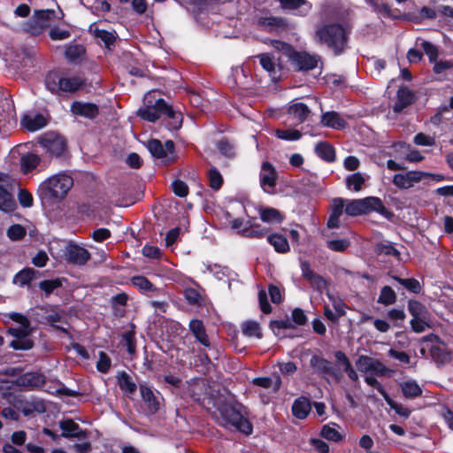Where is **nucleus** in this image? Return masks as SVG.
Segmentation results:
<instances>
[{"label":"nucleus","instance_id":"1","mask_svg":"<svg viewBox=\"0 0 453 453\" xmlns=\"http://www.w3.org/2000/svg\"><path fill=\"white\" fill-rule=\"evenodd\" d=\"M137 115L150 122H155L162 115H165L170 119L168 128L172 130L179 129L182 123L181 113L175 111L164 99L157 97L154 91L145 95L143 105L137 111Z\"/></svg>","mask_w":453,"mask_h":453},{"label":"nucleus","instance_id":"2","mask_svg":"<svg viewBox=\"0 0 453 453\" xmlns=\"http://www.w3.org/2000/svg\"><path fill=\"white\" fill-rule=\"evenodd\" d=\"M314 40L317 43L326 45L335 56L344 52L348 44V33L338 23H328L317 28Z\"/></svg>","mask_w":453,"mask_h":453},{"label":"nucleus","instance_id":"3","mask_svg":"<svg viewBox=\"0 0 453 453\" xmlns=\"http://www.w3.org/2000/svg\"><path fill=\"white\" fill-rule=\"evenodd\" d=\"M73 186V178L65 173H59L41 182L37 192L42 200H61Z\"/></svg>","mask_w":453,"mask_h":453},{"label":"nucleus","instance_id":"4","mask_svg":"<svg viewBox=\"0 0 453 453\" xmlns=\"http://www.w3.org/2000/svg\"><path fill=\"white\" fill-rule=\"evenodd\" d=\"M86 84L85 79L80 75H60L57 72H50L45 77L46 88L52 94L75 93Z\"/></svg>","mask_w":453,"mask_h":453},{"label":"nucleus","instance_id":"5","mask_svg":"<svg viewBox=\"0 0 453 453\" xmlns=\"http://www.w3.org/2000/svg\"><path fill=\"white\" fill-rule=\"evenodd\" d=\"M214 416L219 424L225 427H234L246 434L252 433L250 422L235 407L228 403L220 404Z\"/></svg>","mask_w":453,"mask_h":453},{"label":"nucleus","instance_id":"6","mask_svg":"<svg viewBox=\"0 0 453 453\" xmlns=\"http://www.w3.org/2000/svg\"><path fill=\"white\" fill-rule=\"evenodd\" d=\"M273 47L288 58L290 64L298 71H310L314 69L319 61L317 55H311L305 51H296L291 45L280 42H273Z\"/></svg>","mask_w":453,"mask_h":453},{"label":"nucleus","instance_id":"7","mask_svg":"<svg viewBox=\"0 0 453 453\" xmlns=\"http://www.w3.org/2000/svg\"><path fill=\"white\" fill-rule=\"evenodd\" d=\"M370 211H376L381 215H385L387 209L382 201L375 196L349 200L345 205V212L349 216H359L369 213Z\"/></svg>","mask_w":453,"mask_h":453},{"label":"nucleus","instance_id":"8","mask_svg":"<svg viewBox=\"0 0 453 453\" xmlns=\"http://www.w3.org/2000/svg\"><path fill=\"white\" fill-rule=\"evenodd\" d=\"M408 311L412 316L410 324L415 333H422L426 328H432L431 314L420 302L410 300L408 302Z\"/></svg>","mask_w":453,"mask_h":453},{"label":"nucleus","instance_id":"9","mask_svg":"<svg viewBox=\"0 0 453 453\" xmlns=\"http://www.w3.org/2000/svg\"><path fill=\"white\" fill-rule=\"evenodd\" d=\"M15 180L9 175L0 173V210L12 213L17 209V203L13 196Z\"/></svg>","mask_w":453,"mask_h":453},{"label":"nucleus","instance_id":"10","mask_svg":"<svg viewBox=\"0 0 453 453\" xmlns=\"http://www.w3.org/2000/svg\"><path fill=\"white\" fill-rule=\"evenodd\" d=\"M38 142L44 153L50 157L61 158L66 155V141L57 134H46L39 139Z\"/></svg>","mask_w":453,"mask_h":453},{"label":"nucleus","instance_id":"11","mask_svg":"<svg viewBox=\"0 0 453 453\" xmlns=\"http://www.w3.org/2000/svg\"><path fill=\"white\" fill-rule=\"evenodd\" d=\"M54 17L55 12L52 10L35 11L34 16L24 24L23 29L34 35H40L50 27Z\"/></svg>","mask_w":453,"mask_h":453},{"label":"nucleus","instance_id":"12","mask_svg":"<svg viewBox=\"0 0 453 453\" xmlns=\"http://www.w3.org/2000/svg\"><path fill=\"white\" fill-rule=\"evenodd\" d=\"M32 332L29 325H18L8 328V334L15 339L11 342L10 347L14 349L27 350L33 348L34 342L28 338Z\"/></svg>","mask_w":453,"mask_h":453},{"label":"nucleus","instance_id":"13","mask_svg":"<svg viewBox=\"0 0 453 453\" xmlns=\"http://www.w3.org/2000/svg\"><path fill=\"white\" fill-rule=\"evenodd\" d=\"M147 148L154 157L162 159L165 163H171L175 158L173 141L169 140L163 144L160 141L153 139L148 142Z\"/></svg>","mask_w":453,"mask_h":453},{"label":"nucleus","instance_id":"14","mask_svg":"<svg viewBox=\"0 0 453 453\" xmlns=\"http://www.w3.org/2000/svg\"><path fill=\"white\" fill-rule=\"evenodd\" d=\"M63 252L65 259L76 265H84L91 257L87 249L73 242L66 244Z\"/></svg>","mask_w":453,"mask_h":453},{"label":"nucleus","instance_id":"15","mask_svg":"<svg viewBox=\"0 0 453 453\" xmlns=\"http://www.w3.org/2000/svg\"><path fill=\"white\" fill-rule=\"evenodd\" d=\"M311 366L315 370L316 372L321 374L326 380L330 378L339 381L341 374L333 365L322 357L314 355L310 360Z\"/></svg>","mask_w":453,"mask_h":453},{"label":"nucleus","instance_id":"16","mask_svg":"<svg viewBox=\"0 0 453 453\" xmlns=\"http://www.w3.org/2000/svg\"><path fill=\"white\" fill-rule=\"evenodd\" d=\"M277 179L278 173L275 167L267 161L263 162L259 173L260 186L263 190L267 193L272 192L277 184Z\"/></svg>","mask_w":453,"mask_h":453},{"label":"nucleus","instance_id":"17","mask_svg":"<svg viewBox=\"0 0 453 453\" xmlns=\"http://www.w3.org/2000/svg\"><path fill=\"white\" fill-rule=\"evenodd\" d=\"M428 173L422 171H409L404 173L395 174L392 180L393 184L402 189H407L420 182Z\"/></svg>","mask_w":453,"mask_h":453},{"label":"nucleus","instance_id":"18","mask_svg":"<svg viewBox=\"0 0 453 453\" xmlns=\"http://www.w3.org/2000/svg\"><path fill=\"white\" fill-rule=\"evenodd\" d=\"M300 266L303 279L310 283L312 288L322 293L326 288V280L311 268L309 262L301 261Z\"/></svg>","mask_w":453,"mask_h":453},{"label":"nucleus","instance_id":"19","mask_svg":"<svg viewBox=\"0 0 453 453\" xmlns=\"http://www.w3.org/2000/svg\"><path fill=\"white\" fill-rule=\"evenodd\" d=\"M140 394L149 411L152 414L158 411L163 397L159 392H154L145 384L140 385Z\"/></svg>","mask_w":453,"mask_h":453},{"label":"nucleus","instance_id":"20","mask_svg":"<svg viewBox=\"0 0 453 453\" xmlns=\"http://www.w3.org/2000/svg\"><path fill=\"white\" fill-rule=\"evenodd\" d=\"M20 123L27 130L35 132L46 127L48 119L42 113H28L22 117Z\"/></svg>","mask_w":453,"mask_h":453},{"label":"nucleus","instance_id":"21","mask_svg":"<svg viewBox=\"0 0 453 453\" xmlns=\"http://www.w3.org/2000/svg\"><path fill=\"white\" fill-rule=\"evenodd\" d=\"M71 111L77 116L94 119L98 115V107L92 103L75 101L71 104Z\"/></svg>","mask_w":453,"mask_h":453},{"label":"nucleus","instance_id":"22","mask_svg":"<svg viewBox=\"0 0 453 453\" xmlns=\"http://www.w3.org/2000/svg\"><path fill=\"white\" fill-rule=\"evenodd\" d=\"M280 7L286 12H293L298 15H306L311 4L306 0H280Z\"/></svg>","mask_w":453,"mask_h":453},{"label":"nucleus","instance_id":"23","mask_svg":"<svg viewBox=\"0 0 453 453\" xmlns=\"http://www.w3.org/2000/svg\"><path fill=\"white\" fill-rule=\"evenodd\" d=\"M59 426L63 431L62 436L65 438L83 439L87 437L86 431L82 430L73 419L61 421Z\"/></svg>","mask_w":453,"mask_h":453},{"label":"nucleus","instance_id":"24","mask_svg":"<svg viewBox=\"0 0 453 453\" xmlns=\"http://www.w3.org/2000/svg\"><path fill=\"white\" fill-rule=\"evenodd\" d=\"M320 123L323 127L334 129H343L347 124L345 119L334 111L322 113Z\"/></svg>","mask_w":453,"mask_h":453},{"label":"nucleus","instance_id":"25","mask_svg":"<svg viewBox=\"0 0 453 453\" xmlns=\"http://www.w3.org/2000/svg\"><path fill=\"white\" fill-rule=\"evenodd\" d=\"M65 56L70 63L79 65L85 59L86 50L81 44H69L65 46Z\"/></svg>","mask_w":453,"mask_h":453},{"label":"nucleus","instance_id":"26","mask_svg":"<svg viewBox=\"0 0 453 453\" xmlns=\"http://www.w3.org/2000/svg\"><path fill=\"white\" fill-rule=\"evenodd\" d=\"M188 327L197 342H199L204 347L210 346V341L202 320L192 319L189 322Z\"/></svg>","mask_w":453,"mask_h":453},{"label":"nucleus","instance_id":"27","mask_svg":"<svg viewBox=\"0 0 453 453\" xmlns=\"http://www.w3.org/2000/svg\"><path fill=\"white\" fill-rule=\"evenodd\" d=\"M42 158L35 153H26L19 159L20 171L23 174H27L36 167L41 166Z\"/></svg>","mask_w":453,"mask_h":453},{"label":"nucleus","instance_id":"28","mask_svg":"<svg viewBox=\"0 0 453 453\" xmlns=\"http://www.w3.org/2000/svg\"><path fill=\"white\" fill-rule=\"evenodd\" d=\"M414 102V94L407 88H399L397 97L394 105L395 112H401L403 109L411 105Z\"/></svg>","mask_w":453,"mask_h":453},{"label":"nucleus","instance_id":"29","mask_svg":"<svg viewBox=\"0 0 453 453\" xmlns=\"http://www.w3.org/2000/svg\"><path fill=\"white\" fill-rule=\"evenodd\" d=\"M258 211L261 220L265 223L277 225L284 220V216L277 209L271 207L260 208Z\"/></svg>","mask_w":453,"mask_h":453},{"label":"nucleus","instance_id":"30","mask_svg":"<svg viewBox=\"0 0 453 453\" xmlns=\"http://www.w3.org/2000/svg\"><path fill=\"white\" fill-rule=\"evenodd\" d=\"M132 284L139 289L142 294L149 295L150 293H161V289L155 287L146 277L144 276H134L131 278Z\"/></svg>","mask_w":453,"mask_h":453},{"label":"nucleus","instance_id":"31","mask_svg":"<svg viewBox=\"0 0 453 453\" xmlns=\"http://www.w3.org/2000/svg\"><path fill=\"white\" fill-rule=\"evenodd\" d=\"M311 411V402L306 397L297 398L292 405L293 415L299 418H305Z\"/></svg>","mask_w":453,"mask_h":453},{"label":"nucleus","instance_id":"32","mask_svg":"<svg viewBox=\"0 0 453 453\" xmlns=\"http://www.w3.org/2000/svg\"><path fill=\"white\" fill-rule=\"evenodd\" d=\"M315 153L326 162H334L335 160V150L327 142H318L315 146Z\"/></svg>","mask_w":453,"mask_h":453},{"label":"nucleus","instance_id":"33","mask_svg":"<svg viewBox=\"0 0 453 453\" xmlns=\"http://www.w3.org/2000/svg\"><path fill=\"white\" fill-rule=\"evenodd\" d=\"M20 384L29 388H40L44 382V376L40 372H27L19 379Z\"/></svg>","mask_w":453,"mask_h":453},{"label":"nucleus","instance_id":"34","mask_svg":"<svg viewBox=\"0 0 453 453\" xmlns=\"http://www.w3.org/2000/svg\"><path fill=\"white\" fill-rule=\"evenodd\" d=\"M267 241L274 248L276 252L287 253L290 250L287 238L282 234H269L267 236Z\"/></svg>","mask_w":453,"mask_h":453},{"label":"nucleus","instance_id":"35","mask_svg":"<svg viewBox=\"0 0 453 453\" xmlns=\"http://www.w3.org/2000/svg\"><path fill=\"white\" fill-rule=\"evenodd\" d=\"M256 58L259 59V63L263 69H265L273 80L277 78V65L274 58L268 53L257 55Z\"/></svg>","mask_w":453,"mask_h":453},{"label":"nucleus","instance_id":"36","mask_svg":"<svg viewBox=\"0 0 453 453\" xmlns=\"http://www.w3.org/2000/svg\"><path fill=\"white\" fill-rule=\"evenodd\" d=\"M288 113L302 123L308 118L311 111L309 107L303 103H293L288 108Z\"/></svg>","mask_w":453,"mask_h":453},{"label":"nucleus","instance_id":"37","mask_svg":"<svg viewBox=\"0 0 453 453\" xmlns=\"http://www.w3.org/2000/svg\"><path fill=\"white\" fill-rule=\"evenodd\" d=\"M242 332L247 337H255L257 339L262 338V331L258 322L254 320H246L242 322Z\"/></svg>","mask_w":453,"mask_h":453},{"label":"nucleus","instance_id":"38","mask_svg":"<svg viewBox=\"0 0 453 453\" xmlns=\"http://www.w3.org/2000/svg\"><path fill=\"white\" fill-rule=\"evenodd\" d=\"M252 383L264 388H273V392H277L281 386V380L279 375L275 376L274 380L269 377H258L255 378Z\"/></svg>","mask_w":453,"mask_h":453},{"label":"nucleus","instance_id":"39","mask_svg":"<svg viewBox=\"0 0 453 453\" xmlns=\"http://www.w3.org/2000/svg\"><path fill=\"white\" fill-rule=\"evenodd\" d=\"M336 360L339 362L341 365H342L343 370L348 374L349 378L354 381L358 380V375L357 372L353 369L349 360L346 357V355L342 351H336L334 354Z\"/></svg>","mask_w":453,"mask_h":453},{"label":"nucleus","instance_id":"40","mask_svg":"<svg viewBox=\"0 0 453 453\" xmlns=\"http://www.w3.org/2000/svg\"><path fill=\"white\" fill-rule=\"evenodd\" d=\"M36 272L32 268H26L19 272L13 278V283L20 287L28 285L35 278Z\"/></svg>","mask_w":453,"mask_h":453},{"label":"nucleus","instance_id":"41","mask_svg":"<svg viewBox=\"0 0 453 453\" xmlns=\"http://www.w3.org/2000/svg\"><path fill=\"white\" fill-rule=\"evenodd\" d=\"M392 279L411 293L418 294L422 289L419 281L414 278L403 279L398 276H393Z\"/></svg>","mask_w":453,"mask_h":453},{"label":"nucleus","instance_id":"42","mask_svg":"<svg viewBox=\"0 0 453 453\" xmlns=\"http://www.w3.org/2000/svg\"><path fill=\"white\" fill-rule=\"evenodd\" d=\"M365 181V177L361 173H355L346 178V186L348 188L358 192L361 190Z\"/></svg>","mask_w":453,"mask_h":453},{"label":"nucleus","instance_id":"43","mask_svg":"<svg viewBox=\"0 0 453 453\" xmlns=\"http://www.w3.org/2000/svg\"><path fill=\"white\" fill-rule=\"evenodd\" d=\"M119 385L120 389L126 394H133L136 391V384L132 381L131 377L125 372L119 376Z\"/></svg>","mask_w":453,"mask_h":453},{"label":"nucleus","instance_id":"44","mask_svg":"<svg viewBox=\"0 0 453 453\" xmlns=\"http://www.w3.org/2000/svg\"><path fill=\"white\" fill-rule=\"evenodd\" d=\"M209 186L214 189L219 190L222 184H223V177L219 171L214 167L211 166L207 173Z\"/></svg>","mask_w":453,"mask_h":453},{"label":"nucleus","instance_id":"45","mask_svg":"<svg viewBox=\"0 0 453 453\" xmlns=\"http://www.w3.org/2000/svg\"><path fill=\"white\" fill-rule=\"evenodd\" d=\"M432 357L441 364L449 362L451 359V353L445 348L441 346H434L431 348Z\"/></svg>","mask_w":453,"mask_h":453},{"label":"nucleus","instance_id":"46","mask_svg":"<svg viewBox=\"0 0 453 453\" xmlns=\"http://www.w3.org/2000/svg\"><path fill=\"white\" fill-rule=\"evenodd\" d=\"M402 391L405 397L414 398L422 394L419 385L413 380L406 381L402 385Z\"/></svg>","mask_w":453,"mask_h":453},{"label":"nucleus","instance_id":"47","mask_svg":"<svg viewBox=\"0 0 453 453\" xmlns=\"http://www.w3.org/2000/svg\"><path fill=\"white\" fill-rule=\"evenodd\" d=\"M275 135L284 141L294 142L298 141L302 137V133L296 129H276Z\"/></svg>","mask_w":453,"mask_h":453},{"label":"nucleus","instance_id":"48","mask_svg":"<svg viewBox=\"0 0 453 453\" xmlns=\"http://www.w3.org/2000/svg\"><path fill=\"white\" fill-rule=\"evenodd\" d=\"M396 300V295L391 287L385 286L381 288L378 303L384 305L393 304Z\"/></svg>","mask_w":453,"mask_h":453},{"label":"nucleus","instance_id":"49","mask_svg":"<svg viewBox=\"0 0 453 453\" xmlns=\"http://www.w3.org/2000/svg\"><path fill=\"white\" fill-rule=\"evenodd\" d=\"M44 410L43 403L38 400L27 401L21 407V411L25 416H28L33 412H43Z\"/></svg>","mask_w":453,"mask_h":453},{"label":"nucleus","instance_id":"50","mask_svg":"<svg viewBox=\"0 0 453 453\" xmlns=\"http://www.w3.org/2000/svg\"><path fill=\"white\" fill-rule=\"evenodd\" d=\"M335 426V424L325 425L322 427L321 435L326 440L335 442L340 441L342 437Z\"/></svg>","mask_w":453,"mask_h":453},{"label":"nucleus","instance_id":"51","mask_svg":"<svg viewBox=\"0 0 453 453\" xmlns=\"http://www.w3.org/2000/svg\"><path fill=\"white\" fill-rule=\"evenodd\" d=\"M94 34L95 36L100 39L107 48H110V46L112 45L116 40L114 32L96 28Z\"/></svg>","mask_w":453,"mask_h":453},{"label":"nucleus","instance_id":"52","mask_svg":"<svg viewBox=\"0 0 453 453\" xmlns=\"http://www.w3.org/2000/svg\"><path fill=\"white\" fill-rule=\"evenodd\" d=\"M420 46L426 54V56L428 57L430 63L434 64L438 60L437 58L439 56V50L435 45L432 44L427 41L423 40L420 43Z\"/></svg>","mask_w":453,"mask_h":453},{"label":"nucleus","instance_id":"53","mask_svg":"<svg viewBox=\"0 0 453 453\" xmlns=\"http://www.w3.org/2000/svg\"><path fill=\"white\" fill-rule=\"evenodd\" d=\"M242 234L250 237V238H262L268 232V229L265 227H261L259 225H252L250 228L244 227L242 230Z\"/></svg>","mask_w":453,"mask_h":453},{"label":"nucleus","instance_id":"54","mask_svg":"<svg viewBox=\"0 0 453 453\" xmlns=\"http://www.w3.org/2000/svg\"><path fill=\"white\" fill-rule=\"evenodd\" d=\"M45 320L50 326L63 331L66 332V329L62 326L63 324V317L57 311H50L45 316Z\"/></svg>","mask_w":453,"mask_h":453},{"label":"nucleus","instance_id":"55","mask_svg":"<svg viewBox=\"0 0 453 453\" xmlns=\"http://www.w3.org/2000/svg\"><path fill=\"white\" fill-rule=\"evenodd\" d=\"M123 345L130 355L135 352V334L133 331L125 332L122 335Z\"/></svg>","mask_w":453,"mask_h":453},{"label":"nucleus","instance_id":"56","mask_svg":"<svg viewBox=\"0 0 453 453\" xmlns=\"http://www.w3.org/2000/svg\"><path fill=\"white\" fill-rule=\"evenodd\" d=\"M26 229L20 225H12L7 230V236L12 241L21 240L26 235Z\"/></svg>","mask_w":453,"mask_h":453},{"label":"nucleus","instance_id":"57","mask_svg":"<svg viewBox=\"0 0 453 453\" xmlns=\"http://www.w3.org/2000/svg\"><path fill=\"white\" fill-rule=\"evenodd\" d=\"M453 69V61L447 59H440L434 63L433 72L437 74H442L446 71Z\"/></svg>","mask_w":453,"mask_h":453},{"label":"nucleus","instance_id":"58","mask_svg":"<svg viewBox=\"0 0 453 453\" xmlns=\"http://www.w3.org/2000/svg\"><path fill=\"white\" fill-rule=\"evenodd\" d=\"M217 147L219 152L226 157H233L235 155L234 145L226 140H220L218 142Z\"/></svg>","mask_w":453,"mask_h":453},{"label":"nucleus","instance_id":"59","mask_svg":"<svg viewBox=\"0 0 453 453\" xmlns=\"http://www.w3.org/2000/svg\"><path fill=\"white\" fill-rule=\"evenodd\" d=\"M349 244V241L347 239L331 240L326 242L327 248L336 252L344 251Z\"/></svg>","mask_w":453,"mask_h":453},{"label":"nucleus","instance_id":"60","mask_svg":"<svg viewBox=\"0 0 453 453\" xmlns=\"http://www.w3.org/2000/svg\"><path fill=\"white\" fill-rule=\"evenodd\" d=\"M385 401L390 406V408L394 410L398 415L403 418H408L410 416L411 411L408 408L403 406L402 404L393 401L389 395L385 398Z\"/></svg>","mask_w":453,"mask_h":453},{"label":"nucleus","instance_id":"61","mask_svg":"<svg viewBox=\"0 0 453 453\" xmlns=\"http://www.w3.org/2000/svg\"><path fill=\"white\" fill-rule=\"evenodd\" d=\"M111 367V359L106 353L101 351L99 353V358L96 363V368L99 372L106 373Z\"/></svg>","mask_w":453,"mask_h":453},{"label":"nucleus","instance_id":"62","mask_svg":"<svg viewBox=\"0 0 453 453\" xmlns=\"http://www.w3.org/2000/svg\"><path fill=\"white\" fill-rule=\"evenodd\" d=\"M172 187L174 194L180 197H185L188 194V185L180 180H175Z\"/></svg>","mask_w":453,"mask_h":453},{"label":"nucleus","instance_id":"63","mask_svg":"<svg viewBox=\"0 0 453 453\" xmlns=\"http://www.w3.org/2000/svg\"><path fill=\"white\" fill-rule=\"evenodd\" d=\"M39 286L42 290L46 292V294H50L53 290L61 286V281L58 279L46 280L41 281Z\"/></svg>","mask_w":453,"mask_h":453},{"label":"nucleus","instance_id":"64","mask_svg":"<svg viewBox=\"0 0 453 453\" xmlns=\"http://www.w3.org/2000/svg\"><path fill=\"white\" fill-rule=\"evenodd\" d=\"M18 199L22 207L29 208L33 205V196L26 189L19 190Z\"/></svg>","mask_w":453,"mask_h":453}]
</instances>
